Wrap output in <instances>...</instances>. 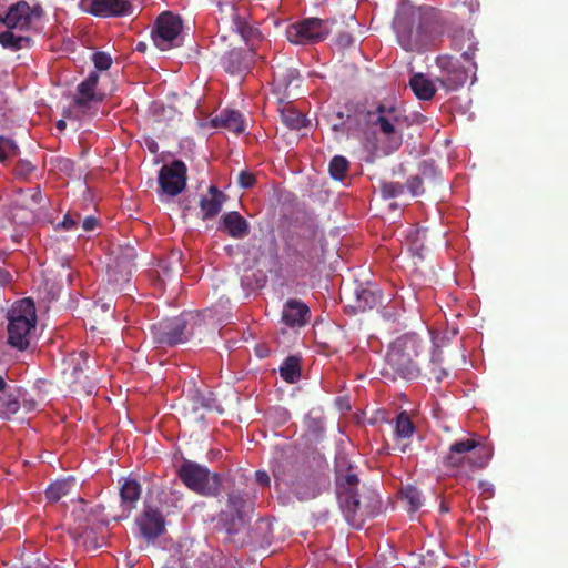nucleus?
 <instances>
[{
	"label": "nucleus",
	"instance_id": "52",
	"mask_svg": "<svg viewBox=\"0 0 568 568\" xmlns=\"http://www.w3.org/2000/svg\"><path fill=\"white\" fill-rule=\"evenodd\" d=\"M78 224V220L71 214H65L63 221L59 224L63 230L70 231L73 230Z\"/></svg>",
	"mask_w": 568,
	"mask_h": 568
},
{
	"label": "nucleus",
	"instance_id": "49",
	"mask_svg": "<svg viewBox=\"0 0 568 568\" xmlns=\"http://www.w3.org/2000/svg\"><path fill=\"white\" fill-rule=\"evenodd\" d=\"M440 352L435 351L432 355V363L434 367L432 368V373L435 375V378L440 382L444 376L447 375V372L444 368H437L436 364L440 363Z\"/></svg>",
	"mask_w": 568,
	"mask_h": 568
},
{
	"label": "nucleus",
	"instance_id": "48",
	"mask_svg": "<svg viewBox=\"0 0 568 568\" xmlns=\"http://www.w3.org/2000/svg\"><path fill=\"white\" fill-rule=\"evenodd\" d=\"M26 195L30 199V204L42 206L44 197L39 185L27 190Z\"/></svg>",
	"mask_w": 568,
	"mask_h": 568
},
{
	"label": "nucleus",
	"instance_id": "32",
	"mask_svg": "<svg viewBox=\"0 0 568 568\" xmlns=\"http://www.w3.org/2000/svg\"><path fill=\"white\" fill-rule=\"evenodd\" d=\"M75 484L74 477H68L52 483L45 490V497L50 501H58L68 495Z\"/></svg>",
	"mask_w": 568,
	"mask_h": 568
},
{
	"label": "nucleus",
	"instance_id": "15",
	"mask_svg": "<svg viewBox=\"0 0 568 568\" xmlns=\"http://www.w3.org/2000/svg\"><path fill=\"white\" fill-rule=\"evenodd\" d=\"M186 165L181 160H174L169 165H163L159 172L161 190L171 196H176L186 186Z\"/></svg>",
	"mask_w": 568,
	"mask_h": 568
},
{
	"label": "nucleus",
	"instance_id": "43",
	"mask_svg": "<svg viewBox=\"0 0 568 568\" xmlns=\"http://www.w3.org/2000/svg\"><path fill=\"white\" fill-rule=\"evenodd\" d=\"M230 28L236 31L244 40H247L254 33V29L245 21L244 18L239 16L234 22L230 24Z\"/></svg>",
	"mask_w": 568,
	"mask_h": 568
},
{
	"label": "nucleus",
	"instance_id": "8",
	"mask_svg": "<svg viewBox=\"0 0 568 568\" xmlns=\"http://www.w3.org/2000/svg\"><path fill=\"white\" fill-rule=\"evenodd\" d=\"M326 438V419L322 408L310 409L302 422V434L298 439V448L303 454L318 452V446Z\"/></svg>",
	"mask_w": 568,
	"mask_h": 568
},
{
	"label": "nucleus",
	"instance_id": "33",
	"mask_svg": "<svg viewBox=\"0 0 568 568\" xmlns=\"http://www.w3.org/2000/svg\"><path fill=\"white\" fill-rule=\"evenodd\" d=\"M11 30L9 29L0 33V44L4 49L18 51L31 44L32 40L30 37L16 36Z\"/></svg>",
	"mask_w": 568,
	"mask_h": 568
},
{
	"label": "nucleus",
	"instance_id": "63",
	"mask_svg": "<svg viewBox=\"0 0 568 568\" xmlns=\"http://www.w3.org/2000/svg\"><path fill=\"white\" fill-rule=\"evenodd\" d=\"M192 444L191 443H187L186 444V449H185V453L189 455V457H196V455L192 454Z\"/></svg>",
	"mask_w": 568,
	"mask_h": 568
},
{
	"label": "nucleus",
	"instance_id": "10",
	"mask_svg": "<svg viewBox=\"0 0 568 568\" xmlns=\"http://www.w3.org/2000/svg\"><path fill=\"white\" fill-rule=\"evenodd\" d=\"M43 14L44 10L40 3L30 4L26 0H19L10 4L3 14L0 13V22L8 29L24 31L39 23Z\"/></svg>",
	"mask_w": 568,
	"mask_h": 568
},
{
	"label": "nucleus",
	"instance_id": "50",
	"mask_svg": "<svg viewBox=\"0 0 568 568\" xmlns=\"http://www.w3.org/2000/svg\"><path fill=\"white\" fill-rule=\"evenodd\" d=\"M478 487L485 498H491L494 496V485L490 481L480 480Z\"/></svg>",
	"mask_w": 568,
	"mask_h": 568
},
{
	"label": "nucleus",
	"instance_id": "57",
	"mask_svg": "<svg viewBox=\"0 0 568 568\" xmlns=\"http://www.w3.org/2000/svg\"><path fill=\"white\" fill-rule=\"evenodd\" d=\"M11 281V275L7 270L0 268V284L6 285Z\"/></svg>",
	"mask_w": 568,
	"mask_h": 568
},
{
	"label": "nucleus",
	"instance_id": "29",
	"mask_svg": "<svg viewBox=\"0 0 568 568\" xmlns=\"http://www.w3.org/2000/svg\"><path fill=\"white\" fill-rule=\"evenodd\" d=\"M140 484L134 479H125L120 489L121 501L124 509L132 510L135 507V504L140 498Z\"/></svg>",
	"mask_w": 568,
	"mask_h": 568
},
{
	"label": "nucleus",
	"instance_id": "31",
	"mask_svg": "<svg viewBox=\"0 0 568 568\" xmlns=\"http://www.w3.org/2000/svg\"><path fill=\"white\" fill-rule=\"evenodd\" d=\"M280 375L287 383H295L301 377V361L297 356L286 357L280 366Z\"/></svg>",
	"mask_w": 568,
	"mask_h": 568
},
{
	"label": "nucleus",
	"instance_id": "30",
	"mask_svg": "<svg viewBox=\"0 0 568 568\" xmlns=\"http://www.w3.org/2000/svg\"><path fill=\"white\" fill-rule=\"evenodd\" d=\"M415 432V425L407 412H400L395 420L394 437L399 442L408 440Z\"/></svg>",
	"mask_w": 568,
	"mask_h": 568
},
{
	"label": "nucleus",
	"instance_id": "53",
	"mask_svg": "<svg viewBox=\"0 0 568 568\" xmlns=\"http://www.w3.org/2000/svg\"><path fill=\"white\" fill-rule=\"evenodd\" d=\"M255 479L256 483L261 486L268 487L271 484V477L270 475L264 470H256L255 471Z\"/></svg>",
	"mask_w": 568,
	"mask_h": 568
},
{
	"label": "nucleus",
	"instance_id": "60",
	"mask_svg": "<svg viewBox=\"0 0 568 568\" xmlns=\"http://www.w3.org/2000/svg\"><path fill=\"white\" fill-rule=\"evenodd\" d=\"M146 49H148V44H146L145 42H142V41H141V42H139V43L136 44V47H135V50H136L138 52H141V53H144V52L146 51Z\"/></svg>",
	"mask_w": 568,
	"mask_h": 568
},
{
	"label": "nucleus",
	"instance_id": "62",
	"mask_svg": "<svg viewBox=\"0 0 568 568\" xmlns=\"http://www.w3.org/2000/svg\"><path fill=\"white\" fill-rule=\"evenodd\" d=\"M10 386H8L7 382L4 381V378L0 375V392L4 393L8 390Z\"/></svg>",
	"mask_w": 568,
	"mask_h": 568
},
{
	"label": "nucleus",
	"instance_id": "7",
	"mask_svg": "<svg viewBox=\"0 0 568 568\" xmlns=\"http://www.w3.org/2000/svg\"><path fill=\"white\" fill-rule=\"evenodd\" d=\"M365 122L384 134L395 149L402 144V128L405 122L399 108L396 105L378 104L374 111L366 112Z\"/></svg>",
	"mask_w": 568,
	"mask_h": 568
},
{
	"label": "nucleus",
	"instance_id": "58",
	"mask_svg": "<svg viewBox=\"0 0 568 568\" xmlns=\"http://www.w3.org/2000/svg\"><path fill=\"white\" fill-rule=\"evenodd\" d=\"M146 146H148V149H149V151H150L151 153H156V152L159 151L158 143H156L155 141H153V140H152V141H149V142L146 143Z\"/></svg>",
	"mask_w": 568,
	"mask_h": 568
},
{
	"label": "nucleus",
	"instance_id": "41",
	"mask_svg": "<svg viewBox=\"0 0 568 568\" xmlns=\"http://www.w3.org/2000/svg\"><path fill=\"white\" fill-rule=\"evenodd\" d=\"M474 457L481 462H488L494 455L493 446L486 440L477 439V447L473 450Z\"/></svg>",
	"mask_w": 568,
	"mask_h": 568
},
{
	"label": "nucleus",
	"instance_id": "19",
	"mask_svg": "<svg viewBox=\"0 0 568 568\" xmlns=\"http://www.w3.org/2000/svg\"><path fill=\"white\" fill-rule=\"evenodd\" d=\"M135 257L134 248L126 247L122 254L114 260V263L109 265L108 275L114 288H121L123 283L130 281Z\"/></svg>",
	"mask_w": 568,
	"mask_h": 568
},
{
	"label": "nucleus",
	"instance_id": "17",
	"mask_svg": "<svg viewBox=\"0 0 568 568\" xmlns=\"http://www.w3.org/2000/svg\"><path fill=\"white\" fill-rule=\"evenodd\" d=\"M83 10L94 17H123L132 13L129 0H82Z\"/></svg>",
	"mask_w": 568,
	"mask_h": 568
},
{
	"label": "nucleus",
	"instance_id": "27",
	"mask_svg": "<svg viewBox=\"0 0 568 568\" xmlns=\"http://www.w3.org/2000/svg\"><path fill=\"white\" fill-rule=\"evenodd\" d=\"M409 85L414 94L419 100H430L436 93L434 83L423 73H417L410 78Z\"/></svg>",
	"mask_w": 568,
	"mask_h": 568
},
{
	"label": "nucleus",
	"instance_id": "28",
	"mask_svg": "<svg viewBox=\"0 0 568 568\" xmlns=\"http://www.w3.org/2000/svg\"><path fill=\"white\" fill-rule=\"evenodd\" d=\"M383 295L379 290L365 287L356 291V307L361 311L372 310L382 304Z\"/></svg>",
	"mask_w": 568,
	"mask_h": 568
},
{
	"label": "nucleus",
	"instance_id": "59",
	"mask_svg": "<svg viewBox=\"0 0 568 568\" xmlns=\"http://www.w3.org/2000/svg\"><path fill=\"white\" fill-rule=\"evenodd\" d=\"M283 466H284V464H277V467L273 470V475L276 480H283V481L285 480L284 478L280 477V468Z\"/></svg>",
	"mask_w": 568,
	"mask_h": 568
},
{
	"label": "nucleus",
	"instance_id": "1",
	"mask_svg": "<svg viewBox=\"0 0 568 568\" xmlns=\"http://www.w3.org/2000/svg\"><path fill=\"white\" fill-rule=\"evenodd\" d=\"M393 26L398 43L410 52H420L436 45L440 33L438 12L430 7L402 4Z\"/></svg>",
	"mask_w": 568,
	"mask_h": 568
},
{
	"label": "nucleus",
	"instance_id": "22",
	"mask_svg": "<svg viewBox=\"0 0 568 568\" xmlns=\"http://www.w3.org/2000/svg\"><path fill=\"white\" fill-rule=\"evenodd\" d=\"M226 195L220 191L215 185H211L207 195L203 196L200 201V209L203 220H211L215 217L222 210Z\"/></svg>",
	"mask_w": 568,
	"mask_h": 568
},
{
	"label": "nucleus",
	"instance_id": "26",
	"mask_svg": "<svg viewBox=\"0 0 568 568\" xmlns=\"http://www.w3.org/2000/svg\"><path fill=\"white\" fill-rule=\"evenodd\" d=\"M419 172L423 176L414 175V176L409 178L405 184V189H407L413 196H419V195L424 194V192H425V190L423 187L424 178H428L430 175H434V176L437 175L436 168L432 163L426 162V161L420 163Z\"/></svg>",
	"mask_w": 568,
	"mask_h": 568
},
{
	"label": "nucleus",
	"instance_id": "6",
	"mask_svg": "<svg viewBox=\"0 0 568 568\" xmlns=\"http://www.w3.org/2000/svg\"><path fill=\"white\" fill-rule=\"evenodd\" d=\"M178 475L189 489L202 496L216 497L221 493V475L201 464H181Z\"/></svg>",
	"mask_w": 568,
	"mask_h": 568
},
{
	"label": "nucleus",
	"instance_id": "23",
	"mask_svg": "<svg viewBox=\"0 0 568 568\" xmlns=\"http://www.w3.org/2000/svg\"><path fill=\"white\" fill-rule=\"evenodd\" d=\"M452 45L454 50L462 52L466 62H475L474 58L478 51V41L471 31L460 30L454 33Z\"/></svg>",
	"mask_w": 568,
	"mask_h": 568
},
{
	"label": "nucleus",
	"instance_id": "5",
	"mask_svg": "<svg viewBox=\"0 0 568 568\" xmlns=\"http://www.w3.org/2000/svg\"><path fill=\"white\" fill-rule=\"evenodd\" d=\"M247 501L241 493L233 491L227 496L226 508L220 514V523L225 530L230 541L239 542L241 546L246 542H253L250 537H241L247 531L250 518L245 510Z\"/></svg>",
	"mask_w": 568,
	"mask_h": 568
},
{
	"label": "nucleus",
	"instance_id": "25",
	"mask_svg": "<svg viewBox=\"0 0 568 568\" xmlns=\"http://www.w3.org/2000/svg\"><path fill=\"white\" fill-rule=\"evenodd\" d=\"M300 74L294 68L278 63L273 70V83L278 91L287 92L291 87H298Z\"/></svg>",
	"mask_w": 568,
	"mask_h": 568
},
{
	"label": "nucleus",
	"instance_id": "40",
	"mask_svg": "<svg viewBox=\"0 0 568 568\" xmlns=\"http://www.w3.org/2000/svg\"><path fill=\"white\" fill-rule=\"evenodd\" d=\"M477 447V439L475 437L464 438L460 440H456L450 445L452 454H465L468 452H473Z\"/></svg>",
	"mask_w": 568,
	"mask_h": 568
},
{
	"label": "nucleus",
	"instance_id": "38",
	"mask_svg": "<svg viewBox=\"0 0 568 568\" xmlns=\"http://www.w3.org/2000/svg\"><path fill=\"white\" fill-rule=\"evenodd\" d=\"M19 154V148L12 139L0 135V163Z\"/></svg>",
	"mask_w": 568,
	"mask_h": 568
},
{
	"label": "nucleus",
	"instance_id": "54",
	"mask_svg": "<svg viewBox=\"0 0 568 568\" xmlns=\"http://www.w3.org/2000/svg\"><path fill=\"white\" fill-rule=\"evenodd\" d=\"M98 225V220L94 216H87L83 220L82 227L85 231H93Z\"/></svg>",
	"mask_w": 568,
	"mask_h": 568
},
{
	"label": "nucleus",
	"instance_id": "55",
	"mask_svg": "<svg viewBox=\"0 0 568 568\" xmlns=\"http://www.w3.org/2000/svg\"><path fill=\"white\" fill-rule=\"evenodd\" d=\"M273 415H277L283 423H285L290 417L288 412L284 408H275L268 413V417H271Z\"/></svg>",
	"mask_w": 568,
	"mask_h": 568
},
{
	"label": "nucleus",
	"instance_id": "14",
	"mask_svg": "<svg viewBox=\"0 0 568 568\" xmlns=\"http://www.w3.org/2000/svg\"><path fill=\"white\" fill-rule=\"evenodd\" d=\"M182 31V21L171 12L159 16L155 30L152 31L154 44L162 51L179 47V37Z\"/></svg>",
	"mask_w": 568,
	"mask_h": 568
},
{
	"label": "nucleus",
	"instance_id": "46",
	"mask_svg": "<svg viewBox=\"0 0 568 568\" xmlns=\"http://www.w3.org/2000/svg\"><path fill=\"white\" fill-rule=\"evenodd\" d=\"M92 61L97 70L105 71L110 69L112 64V58L109 53L103 51H98L93 53Z\"/></svg>",
	"mask_w": 568,
	"mask_h": 568
},
{
	"label": "nucleus",
	"instance_id": "21",
	"mask_svg": "<svg viewBox=\"0 0 568 568\" xmlns=\"http://www.w3.org/2000/svg\"><path fill=\"white\" fill-rule=\"evenodd\" d=\"M310 314V308L303 302L297 300H288L283 307L282 321L291 326H304Z\"/></svg>",
	"mask_w": 568,
	"mask_h": 568
},
{
	"label": "nucleus",
	"instance_id": "39",
	"mask_svg": "<svg viewBox=\"0 0 568 568\" xmlns=\"http://www.w3.org/2000/svg\"><path fill=\"white\" fill-rule=\"evenodd\" d=\"M217 7L220 12V20L225 24H231L240 16L235 6L231 2H219Z\"/></svg>",
	"mask_w": 568,
	"mask_h": 568
},
{
	"label": "nucleus",
	"instance_id": "45",
	"mask_svg": "<svg viewBox=\"0 0 568 568\" xmlns=\"http://www.w3.org/2000/svg\"><path fill=\"white\" fill-rule=\"evenodd\" d=\"M34 170L36 165H33L30 161L19 160L13 168V174L20 179H28Z\"/></svg>",
	"mask_w": 568,
	"mask_h": 568
},
{
	"label": "nucleus",
	"instance_id": "2",
	"mask_svg": "<svg viewBox=\"0 0 568 568\" xmlns=\"http://www.w3.org/2000/svg\"><path fill=\"white\" fill-rule=\"evenodd\" d=\"M359 473L355 464H335V490L339 507L348 523L357 515H371L379 500L374 490L362 486L359 491Z\"/></svg>",
	"mask_w": 568,
	"mask_h": 568
},
{
	"label": "nucleus",
	"instance_id": "11",
	"mask_svg": "<svg viewBox=\"0 0 568 568\" xmlns=\"http://www.w3.org/2000/svg\"><path fill=\"white\" fill-rule=\"evenodd\" d=\"M189 314H181L172 318H165L151 326L153 341L159 346H175L187 341Z\"/></svg>",
	"mask_w": 568,
	"mask_h": 568
},
{
	"label": "nucleus",
	"instance_id": "12",
	"mask_svg": "<svg viewBox=\"0 0 568 568\" xmlns=\"http://www.w3.org/2000/svg\"><path fill=\"white\" fill-rule=\"evenodd\" d=\"M37 398L28 390L21 387H9L7 392L0 394V418L10 419L21 409L24 413H31L38 409Z\"/></svg>",
	"mask_w": 568,
	"mask_h": 568
},
{
	"label": "nucleus",
	"instance_id": "4",
	"mask_svg": "<svg viewBox=\"0 0 568 568\" xmlns=\"http://www.w3.org/2000/svg\"><path fill=\"white\" fill-rule=\"evenodd\" d=\"M7 320L8 344L20 352L27 351L38 323L34 302L29 297L17 301L9 310Z\"/></svg>",
	"mask_w": 568,
	"mask_h": 568
},
{
	"label": "nucleus",
	"instance_id": "56",
	"mask_svg": "<svg viewBox=\"0 0 568 568\" xmlns=\"http://www.w3.org/2000/svg\"><path fill=\"white\" fill-rule=\"evenodd\" d=\"M353 41H354L353 37L346 32L341 33L337 39V42L343 47L351 45L353 43Z\"/></svg>",
	"mask_w": 568,
	"mask_h": 568
},
{
	"label": "nucleus",
	"instance_id": "18",
	"mask_svg": "<svg viewBox=\"0 0 568 568\" xmlns=\"http://www.w3.org/2000/svg\"><path fill=\"white\" fill-rule=\"evenodd\" d=\"M99 78V73L92 71L77 87L78 94L73 100V105L82 113L90 109L91 103H100L104 99V94L97 91Z\"/></svg>",
	"mask_w": 568,
	"mask_h": 568
},
{
	"label": "nucleus",
	"instance_id": "42",
	"mask_svg": "<svg viewBox=\"0 0 568 568\" xmlns=\"http://www.w3.org/2000/svg\"><path fill=\"white\" fill-rule=\"evenodd\" d=\"M230 28L236 31L244 40H247L254 33V29L245 21L244 18L239 16L234 22L230 24Z\"/></svg>",
	"mask_w": 568,
	"mask_h": 568
},
{
	"label": "nucleus",
	"instance_id": "51",
	"mask_svg": "<svg viewBox=\"0 0 568 568\" xmlns=\"http://www.w3.org/2000/svg\"><path fill=\"white\" fill-rule=\"evenodd\" d=\"M207 458L210 460H222L227 459V450L226 449H220V448H211L207 454Z\"/></svg>",
	"mask_w": 568,
	"mask_h": 568
},
{
	"label": "nucleus",
	"instance_id": "13",
	"mask_svg": "<svg viewBox=\"0 0 568 568\" xmlns=\"http://www.w3.org/2000/svg\"><path fill=\"white\" fill-rule=\"evenodd\" d=\"M328 33V21L318 18H306L286 30L288 41L296 44L322 41Z\"/></svg>",
	"mask_w": 568,
	"mask_h": 568
},
{
	"label": "nucleus",
	"instance_id": "3",
	"mask_svg": "<svg viewBox=\"0 0 568 568\" xmlns=\"http://www.w3.org/2000/svg\"><path fill=\"white\" fill-rule=\"evenodd\" d=\"M423 348L422 341L415 334L398 337L387 352L385 374L393 379H416L420 374L418 358Z\"/></svg>",
	"mask_w": 568,
	"mask_h": 568
},
{
	"label": "nucleus",
	"instance_id": "47",
	"mask_svg": "<svg viewBox=\"0 0 568 568\" xmlns=\"http://www.w3.org/2000/svg\"><path fill=\"white\" fill-rule=\"evenodd\" d=\"M237 182L242 189H251L256 183V179L253 173L248 171H241L239 173Z\"/></svg>",
	"mask_w": 568,
	"mask_h": 568
},
{
	"label": "nucleus",
	"instance_id": "34",
	"mask_svg": "<svg viewBox=\"0 0 568 568\" xmlns=\"http://www.w3.org/2000/svg\"><path fill=\"white\" fill-rule=\"evenodd\" d=\"M349 162L342 155H335L329 162V174L334 180L342 181L348 173Z\"/></svg>",
	"mask_w": 568,
	"mask_h": 568
},
{
	"label": "nucleus",
	"instance_id": "37",
	"mask_svg": "<svg viewBox=\"0 0 568 568\" xmlns=\"http://www.w3.org/2000/svg\"><path fill=\"white\" fill-rule=\"evenodd\" d=\"M379 191L384 200L395 199L404 194L405 184L392 181H381Z\"/></svg>",
	"mask_w": 568,
	"mask_h": 568
},
{
	"label": "nucleus",
	"instance_id": "61",
	"mask_svg": "<svg viewBox=\"0 0 568 568\" xmlns=\"http://www.w3.org/2000/svg\"><path fill=\"white\" fill-rule=\"evenodd\" d=\"M80 373H82V368L80 367V365L79 364L74 365L73 369H72V376L77 379V378H79Z\"/></svg>",
	"mask_w": 568,
	"mask_h": 568
},
{
	"label": "nucleus",
	"instance_id": "24",
	"mask_svg": "<svg viewBox=\"0 0 568 568\" xmlns=\"http://www.w3.org/2000/svg\"><path fill=\"white\" fill-rule=\"evenodd\" d=\"M214 128H224L235 134L244 132L245 124L241 112L235 110H223L211 120Z\"/></svg>",
	"mask_w": 568,
	"mask_h": 568
},
{
	"label": "nucleus",
	"instance_id": "35",
	"mask_svg": "<svg viewBox=\"0 0 568 568\" xmlns=\"http://www.w3.org/2000/svg\"><path fill=\"white\" fill-rule=\"evenodd\" d=\"M282 121L293 130H300L305 125V116L291 108H286L282 111L281 114Z\"/></svg>",
	"mask_w": 568,
	"mask_h": 568
},
{
	"label": "nucleus",
	"instance_id": "44",
	"mask_svg": "<svg viewBox=\"0 0 568 568\" xmlns=\"http://www.w3.org/2000/svg\"><path fill=\"white\" fill-rule=\"evenodd\" d=\"M315 244L314 239H310L307 241H302L297 243L296 252L301 255V257L307 262H313L315 255Z\"/></svg>",
	"mask_w": 568,
	"mask_h": 568
},
{
	"label": "nucleus",
	"instance_id": "64",
	"mask_svg": "<svg viewBox=\"0 0 568 568\" xmlns=\"http://www.w3.org/2000/svg\"><path fill=\"white\" fill-rule=\"evenodd\" d=\"M65 125H67V124H65V121H63V120H59V121L57 122V128H58L59 130H63V129L65 128Z\"/></svg>",
	"mask_w": 568,
	"mask_h": 568
},
{
	"label": "nucleus",
	"instance_id": "20",
	"mask_svg": "<svg viewBox=\"0 0 568 568\" xmlns=\"http://www.w3.org/2000/svg\"><path fill=\"white\" fill-rule=\"evenodd\" d=\"M217 231L226 233L232 239L242 240L248 235L250 224L237 211H230L222 215Z\"/></svg>",
	"mask_w": 568,
	"mask_h": 568
},
{
	"label": "nucleus",
	"instance_id": "9",
	"mask_svg": "<svg viewBox=\"0 0 568 568\" xmlns=\"http://www.w3.org/2000/svg\"><path fill=\"white\" fill-rule=\"evenodd\" d=\"M467 63L468 65H465L452 55L438 57L436 64L439 68V74L436 77V81L447 91L458 90L467 82L469 73L475 74L476 72V62Z\"/></svg>",
	"mask_w": 568,
	"mask_h": 568
},
{
	"label": "nucleus",
	"instance_id": "36",
	"mask_svg": "<svg viewBox=\"0 0 568 568\" xmlns=\"http://www.w3.org/2000/svg\"><path fill=\"white\" fill-rule=\"evenodd\" d=\"M403 499L407 501L409 511H417L423 505L420 493L412 485L402 488Z\"/></svg>",
	"mask_w": 568,
	"mask_h": 568
},
{
	"label": "nucleus",
	"instance_id": "16",
	"mask_svg": "<svg viewBox=\"0 0 568 568\" xmlns=\"http://www.w3.org/2000/svg\"><path fill=\"white\" fill-rule=\"evenodd\" d=\"M140 536L148 542H153L165 531V518L155 507L144 506L143 511L135 518Z\"/></svg>",
	"mask_w": 568,
	"mask_h": 568
}]
</instances>
